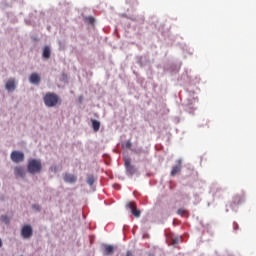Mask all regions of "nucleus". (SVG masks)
Returning <instances> with one entry per match:
<instances>
[{
	"label": "nucleus",
	"instance_id": "obj_1",
	"mask_svg": "<svg viewBox=\"0 0 256 256\" xmlns=\"http://www.w3.org/2000/svg\"><path fill=\"white\" fill-rule=\"evenodd\" d=\"M43 101L46 107H56L59 103V96L55 93L48 92L43 97Z\"/></svg>",
	"mask_w": 256,
	"mask_h": 256
},
{
	"label": "nucleus",
	"instance_id": "obj_2",
	"mask_svg": "<svg viewBox=\"0 0 256 256\" xmlns=\"http://www.w3.org/2000/svg\"><path fill=\"white\" fill-rule=\"evenodd\" d=\"M28 173H41V161L33 159L28 163Z\"/></svg>",
	"mask_w": 256,
	"mask_h": 256
},
{
	"label": "nucleus",
	"instance_id": "obj_3",
	"mask_svg": "<svg viewBox=\"0 0 256 256\" xmlns=\"http://www.w3.org/2000/svg\"><path fill=\"white\" fill-rule=\"evenodd\" d=\"M124 167L126 169L127 175L133 177L137 173V168L131 164V158H124Z\"/></svg>",
	"mask_w": 256,
	"mask_h": 256
},
{
	"label": "nucleus",
	"instance_id": "obj_4",
	"mask_svg": "<svg viewBox=\"0 0 256 256\" xmlns=\"http://www.w3.org/2000/svg\"><path fill=\"white\" fill-rule=\"evenodd\" d=\"M21 236L23 239H31L33 237V227L31 225H24L21 229Z\"/></svg>",
	"mask_w": 256,
	"mask_h": 256
},
{
	"label": "nucleus",
	"instance_id": "obj_5",
	"mask_svg": "<svg viewBox=\"0 0 256 256\" xmlns=\"http://www.w3.org/2000/svg\"><path fill=\"white\" fill-rule=\"evenodd\" d=\"M10 157L14 163H21L25 161V154H23V152L13 151Z\"/></svg>",
	"mask_w": 256,
	"mask_h": 256
},
{
	"label": "nucleus",
	"instance_id": "obj_6",
	"mask_svg": "<svg viewBox=\"0 0 256 256\" xmlns=\"http://www.w3.org/2000/svg\"><path fill=\"white\" fill-rule=\"evenodd\" d=\"M127 209H130L132 215L134 217L139 218L141 217V210L137 209V204L135 202H128L126 205Z\"/></svg>",
	"mask_w": 256,
	"mask_h": 256
},
{
	"label": "nucleus",
	"instance_id": "obj_7",
	"mask_svg": "<svg viewBox=\"0 0 256 256\" xmlns=\"http://www.w3.org/2000/svg\"><path fill=\"white\" fill-rule=\"evenodd\" d=\"M233 205H242L245 203V194H237L233 197Z\"/></svg>",
	"mask_w": 256,
	"mask_h": 256
},
{
	"label": "nucleus",
	"instance_id": "obj_8",
	"mask_svg": "<svg viewBox=\"0 0 256 256\" xmlns=\"http://www.w3.org/2000/svg\"><path fill=\"white\" fill-rule=\"evenodd\" d=\"M29 81L33 85H39L41 83V76L34 72L30 75Z\"/></svg>",
	"mask_w": 256,
	"mask_h": 256
},
{
	"label": "nucleus",
	"instance_id": "obj_9",
	"mask_svg": "<svg viewBox=\"0 0 256 256\" xmlns=\"http://www.w3.org/2000/svg\"><path fill=\"white\" fill-rule=\"evenodd\" d=\"M103 247H104V250H103V255L104 256L113 255V253L115 251V247L113 245L105 244Z\"/></svg>",
	"mask_w": 256,
	"mask_h": 256
},
{
	"label": "nucleus",
	"instance_id": "obj_10",
	"mask_svg": "<svg viewBox=\"0 0 256 256\" xmlns=\"http://www.w3.org/2000/svg\"><path fill=\"white\" fill-rule=\"evenodd\" d=\"M14 175L16 177H25V168L22 166H16L14 168Z\"/></svg>",
	"mask_w": 256,
	"mask_h": 256
},
{
	"label": "nucleus",
	"instance_id": "obj_11",
	"mask_svg": "<svg viewBox=\"0 0 256 256\" xmlns=\"http://www.w3.org/2000/svg\"><path fill=\"white\" fill-rule=\"evenodd\" d=\"M64 181H65V183H75V181H77V176H75L73 174L66 173L64 175Z\"/></svg>",
	"mask_w": 256,
	"mask_h": 256
},
{
	"label": "nucleus",
	"instance_id": "obj_12",
	"mask_svg": "<svg viewBox=\"0 0 256 256\" xmlns=\"http://www.w3.org/2000/svg\"><path fill=\"white\" fill-rule=\"evenodd\" d=\"M177 173H181V160H178L177 165L172 168L171 176L175 177Z\"/></svg>",
	"mask_w": 256,
	"mask_h": 256
},
{
	"label": "nucleus",
	"instance_id": "obj_13",
	"mask_svg": "<svg viewBox=\"0 0 256 256\" xmlns=\"http://www.w3.org/2000/svg\"><path fill=\"white\" fill-rule=\"evenodd\" d=\"M15 79L11 78L6 82V90L7 91H15Z\"/></svg>",
	"mask_w": 256,
	"mask_h": 256
},
{
	"label": "nucleus",
	"instance_id": "obj_14",
	"mask_svg": "<svg viewBox=\"0 0 256 256\" xmlns=\"http://www.w3.org/2000/svg\"><path fill=\"white\" fill-rule=\"evenodd\" d=\"M43 57L44 59H50L51 58V48H49V46H46L44 49H43Z\"/></svg>",
	"mask_w": 256,
	"mask_h": 256
},
{
	"label": "nucleus",
	"instance_id": "obj_15",
	"mask_svg": "<svg viewBox=\"0 0 256 256\" xmlns=\"http://www.w3.org/2000/svg\"><path fill=\"white\" fill-rule=\"evenodd\" d=\"M92 128L95 132L99 131V129H101V122L95 120V119H92Z\"/></svg>",
	"mask_w": 256,
	"mask_h": 256
},
{
	"label": "nucleus",
	"instance_id": "obj_16",
	"mask_svg": "<svg viewBox=\"0 0 256 256\" xmlns=\"http://www.w3.org/2000/svg\"><path fill=\"white\" fill-rule=\"evenodd\" d=\"M177 215H180L181 217H185V215H187V210L180 208L177 210Z\"/></svg>",
	"mask_w": 256,
	"mask_h": 256
},
{
	"label": "nucleus",
	"instance_id": "obj_17",
	"mask_svg": "<svg viewBox=\"0 0 256 256\" xmlns=\"http://www.w3.org/2000/svg\"><path fill=\"white\" fill-rule=\"evenodd\" d=\"M87 183L90 186L93 185V183H95V178L93 177V175L88 176Z\"/></svg>",
	"mask_w": 256,
	"mask_h": 256
},
{
	"label": "nucleus",
	"instance_id": "obj_18",
	"mask_svg": "<svg viewBox=\"0 0 256 256\" xmlns=\"http://www.w3.org/2000/svg\"><path fill=\"white\" fill-rule=\"evenodd\" d=\"M86 23H89V25H94L95 24V18L93 17H87L85 19Z\"/></svg>",
	"mask_w": 256,
	"mask_h": 256
},
{
	"label": "nucleus",
	"instance_id": "obj_19",
	"mask_svg": "<svg viewBox=\"0 0 256 256\" xmlns=\"http://www.w3.org/2000/svg\"><path fill=\"white\" fill-rule=\"evenodd\" d=\"M125 147L126 149H131V147H133V143H131V140L126 141Z\"/></svg>",
	"mask_w": 256,
	"mask_h": 256
},
{
	"label": "nucleus",
	"instance_id": "obj_20",
	"mask_svg": "<svg viewBox=\"0 0 256 256\" xmlns=\"http://www.w3.org/2000/svg\"><path fill=\"white\" fill-rule=\"evenodd\" d=\"M233 229L234 231H237V229H239V224H237L236 222L233 223Z\"/></svg>",
	"mask_w": 256,
	"mask_h": 256
},
{
	"label": "nucleus",
	"instance_id": "obj_21",
	"mask_svg": "<svg viewBox=\"0 0 256 256\" xmlns=\"http://www.w3.org/2000/svg\"><path fill=\"white\" fill-rule=\"evenodd\" d=\"M172 241H173V244H174V245H177V243L179 242L178 239H173Z\"/></svg>",
	"mask_w": 256,
	"mask_h": 256
},
{
	"label": "nucleus",
	"instance_id": "obj_22",
	"mask_svg": "<svg viewBox=\"0 0 256 256\" xmlns=\"http://www.w3.org/2000/svg\"><path fill=\"white\" fill-rule=\"evenodd\" d=\"M126 256H133V253L131 251H127Z\"/></svg>",
	"mask_w": 256,
	"mask_h": 256
},
{
	"label": "nucleus",
	"instance_id": "obj_23",
	"mask_svg": "<svg viewBox=\"0 0 256 256\" xmlns=\"http://www.w3.org/2000/svg\"><path fill=\"white\" fill-rule=\"evenodd\" d=\"M3 247V241L0 239V248Z\"/></svg>",
	"mask_w": 256,
	"mask_h": 256
}]
</instances>
